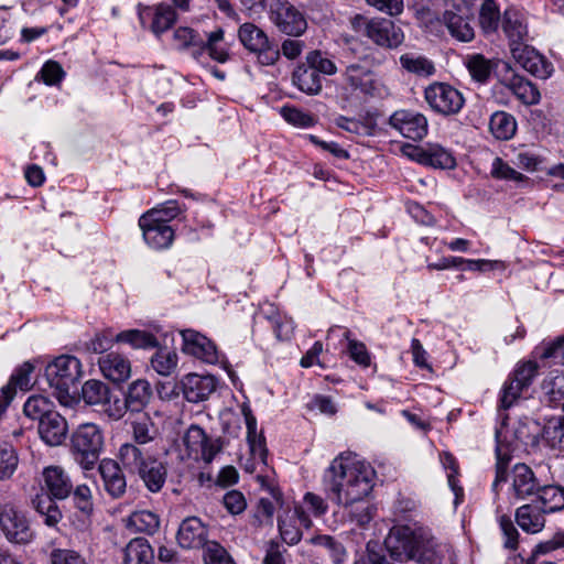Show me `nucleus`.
Masks as SVG:
<instances>
[{"label": "nucleus", "instance_id": "obj_31", "mask_svg": "<svg viewBox=\"0 0 564 564\" xmlns=\"http://www.w3.org/2000/svg\"><path fill=\"white\" fill-rule=\"evenodd\" d=\"M55 498L44 491L36 494L31 499L32 508L43 518V522L47 527H55L63 518L62 511Z\"/></svg>", "mask_w": 564, "mask_h": 564}, {"label": "nucleus", "instance_id": "obj_57", "mask_svg": "<svg viewBox=\"0 0 564 564\" xmlns=\"http://www.w3.org/2000/svg\"><path fill=\"white\" fill-rule=\"evenodd\" d=\"M205 564H235L228 552L217 542H209L204 550Z\"/></svg>", "mask_w": 564, "mask_h": 564}, {"label": "nucleus", "instance_id": "obj_32", "mask_svg": "<svg viewBox=\"0 0 564 564\" xmlns=\"http://www.w3.org/2000/svg\"><path fill=\"white\" fill-rule=\"evenodd\" d=\"M154 552L144 538H134L123 549L122 564H152Z\"/></svg>", "mask_w": 564, "mask_h": 564}, {"label": "nucleus", "instance_id": "obj_51", "mask_svg": "<svg viewBox=\"0 0 564 564\" xmlns=\"http://www.w3.org/2000/svg\"><path fill=\"white\" fill-rule=\"evenodd\" d=\"M18 466V456L7 442H0V479L10 478Z\"/></svg>", "mask_w": 564, "mask_h": 564}, {"label": "nucleus", "instance_id": "obj_56", "mask_svg": "<svg viewBox=\"0 0 564 564\" xmlns=\"http://www.w3.org/2000/svg\"><path fill=\"white\" fill-rule=\"evenodd\" d=\"M305 61L317 70L318 75L321 73L324 75H334L337 72L335 63L325 57L321 51L308 52L305 56Z\"/></svg>", "mask_w": 564, "mask_h": 564}, {"label": "nucleus", "instance_id": "obj_54", "mask_svg": "<svg viewBox=\"0 0 564 564\" xmlns=\"http://www.w3.org/2000/svg\"><path fill=\"white\" fill-rule=\"evenodd\" d=\"M113 343H116L115 336L110 330H104L96 333L88 341L85 343V349L93 354H104L108 351Z\"/></svg>", "mask_w": 564, "mask_h": 564}, {"label": "nucleus", "instance_id": "obj_17", "mask_svg": "<svg viewBox=\"0 0 564 564\" xmlns=\"http://www.w3.org/2000/svg\"><path fill=\"white\" fill-rule=\"evenodd\" d=\"M183 345L182 350L204 362L217 364L219 354L216 345L205 335L194 329H183L180 332Z\"/></svg>", "mask_w": 564, "mask_h": 564}, {"label": "nucleus", "instance_id": "obj_23", "mask_svg": "<svg viewBox=\"0 0 564 564\" xmlns=\"http://www.w3.org/2000/svg\"><path fill=\"white\" fill-rule=\"evenodd\" d=\"M216 389V379L213 376L188 373L182 380L184 398L192 403L206 400Z\"/></svg>", "mask_w": 564, "mask_h": 564}, {"label": "nucleus", "instance_id": "obj_20", "mask_svg": "<svg viewBox=\"0 0 564 564\" xmlns=\"http://www.w3.org/2000/svg\"><path fill=\"white\" fill-rule=\"evenodd\" d=\"M121 466V463L111 458L100 460L98 466L104 488L115 499L121 498L127 491V479Z\"/></svg>", "mask_w": 564, "mask_h": 564}, {"label": "nucleus", "instance_id": "obj_41", "mask_svg": "<svg viewBox=\"0 0 564 564\" xmlns=\"http://www.w3.org/2000/svg\"><path fill=\"white\" fill-rule=\"evenodd\" d=\"M132 437L134 445L141 447L142 445L153 442L158 435L159 430L152 422L151 417L147 414L138 416L131 424Z\"/></svg>", "mask_w": 564, "mask_h": 564}, {"label": "nucleus", "instance_id": "obj_33", "mask_svg": "<svg viewBox=\"0 0 564 564\" xmlns=\"http://www.w3.org/2000/svg\"><path fill=\"white\" fill-rule=\"evenodd\" d=\"M505 86L524 105H536L540 101L539 89L520 75L513 74L505 80Z\"/></svg>", "mask_w": 564, "mask_h": 564}, {"label": "nucleus", "instance_id": "obj_58", "mask_svg": "<svg viewBox=\"0 0 564 564\" xmlns=\"http://www.w3.org/2000/svg\"><path fill=\"white\" fill-rule=\"evenodd\" d=\"M498 522H499L500 530L505 536L503 545L507 549L516 550L518 546L519 532H518L517 528L514 527L511 518L506 514H500L498 517Z\"/></svg>", "mask_w": 564, "mask_h": 564}, {"label": "nucleus", "instance_id": "obj_6", "mask_svg": "<svg viewBox=\"0 0 564 564\" xmlns=\"http://www.w3.org/2000/svg\"><path fill=\"white\" fill-rule=\"evenodd\" d=\"M350 24L356 33L368 37L376 45L383 48H397L404 41L402 29L389 19H368L361 14H356L350 19Z\"/></svg>", "mask_w": 564, "mask_h": 564}, {"label": "nucleus", "instance_id": "obj_25", "mask_svg": "<svg viewBox=\"0 0 564 564\" xmlns=\"http://www.w3.org/2000/svg\"><path fill=\"white\" fill-rule=\"evenodd\" d=\"M177 542L183 549H198L206 546L207 529L200 519L189 517L181 523L177 535Z\"/></svg>", "mask_w": 564, "mask_h": 564}, {"label": "nucleus", "instance_id": "obj_7", "mask_svg": "<svg viewBox=\"0 0 564 564\" xmlns=\"http://www.w3.org/2000/svg\"><path fill=\"white\" fill-rule=\"evenodd\" d=\"M82 362L70 355H62L50 362L45 368V377L61 403H67L69 389L75 387L82 378Z\"/></svg>", "mask_w": 564, "mask_h": 564}, {"label": "nucleus", "instance_id": "obj_43", "mask_svg": "<svg viewBox=\"0 0 564 564\" xmlns=\"http://www.w3.org/2000/svg\"><path fill=\"white\" fill-rule=\"evenodd\" d=\"M489 128L497 139L508 140L513 137L517 124L511 115L505 111H497L490 118Z\"/></svg>", "mask_w": 564, "mask_h": 564}, {"label": "nucleus", "instance_id": "obj_36", "mask_svg": "<svg viewBox=\"0 0 564 564\" xmlns=\"http://www.w3.org/2000/svg\"><path fill=\"white\" fill-rule=\"evenodd\" d=\"M160 522V517L149 510L134 511L124 520L127 529L150 535L159 530Z\"/></svg>", "mask_w": 564, "mask_h": 564}, {"label": "nucleus", "instance_id": "obj_18", "mask_svg": "<svg viewBox=\"0 0 564 564\" xmlns=\"http://www.w3.org/2000/svg\"><path fill=\"white\" fill-rule=\"evenodd\" d=\"M139 19L143 28L149 29L160 35L166 32L176 21V13L172 6L159 3L155 6H139Z\"/></svg>", "mask_w": 564, "mask_h": 564}, {"label": "nucleus", "instance_id": "obj_15", "mask_svg": "<svg viewBox=\"0 0 564 564\" xmlns=\"http://www.w3.org/2000/svg\"><path fill=\"white\" fill-rule=\"evenodd\" d=\"M389 126L404 138L421 140L427 133V119L413 110H397L389 118Z\"/></svg>", "mask_w": 564, "mask_h": 564}, {"label": "nucleus", "instance_id": "obj_11", "mask_svg": "<svg viewBox=\"0 0 564 564\" xmlns=\"http://www.w3.org/2000/svg\"><path fill=\"white\" fill-rule=\"evenodd\" d=\"M269 19L281 33L289 36L299 37L307 29L304 13L288 0H274L270 6Z\"/></svg>", "mask_w": 564, "mask_h": 564}, {"label": "nucleus", "instance_id": "obj_26", "mask_svg": "<svg viewBox=\"0 0 564 564\" xmlns=\"http://www.w3.org/2000/svg\"><path fill=\"white\" fill-rule=\"evenodd\" d=\"M514 519L522 531L529 534L541 532L546 522V513L532 500L516 510Z\"/></svg>", "mask_w": 564, "mask_h": 564}, {"label": "nucleus", "instance_id": "obj_37", "mask_svg": "<svg viewBox=\"0 0 564 564\" xmlns=\"http://www.w3.org/2000/svg\"><path fill=\"white\" fill-rule=\"evenodd\" d=\"M224 36L225 31L221 28H217L209 33H205L202 45V57L207 53L212 59L218 63H226L229 59V53L221 44Z\"/></svg>", "mask_w": 564, "mask_h": 564}, {"label": "nucleus", "instance_id": "obj_4", "mask_svg": "<svg viewBox=\"0 0 564 564\" xmlns=\"http://www.w3.org/2000/svg\"><path fill=\"white\" fill-rule=\"evenodd\" d=\"M118 459L126 470L140 477L149 491L159 492L163 488L167 469L144 448L124 443L119 448Z\"/></svg>", "mask_w": 564, "mask_h": 564}, {"label": "nucleus", "instance_id": "obj_5", "mask_svg": "<svg viewBox=\"0 0 564 564\" xmlns=\"http://www.w3.org/2000/svg\"><path fill=\"white\" fill-rule=\"evenodd\" d=\"M104 445V432L95 423L80 424L70 435V454L84 470H91L96 466Z\"/></svg>", "mask_w": 564, "mask_h": 564}, {"label": "nucleus", "instance_id": "obj_13", "mask_svg": "<svg viewBox=\"0 0 564 564\" xmlns=\"http://www.w3.org/2000/svg\"><path fill=\"white\" fill-rule=\"evenodd\" d=\"M183 444L188 457L195 460H203L206 464L212 463L215 456L220 452L218 440H212L206 432L196 424H192L183 436Z\"/></svg>", "mask_w": 564, "mask_h": 564}, {"label": "nucleus", "instance_id": "obj_44", "mask_svg": "<svg viewBox=\"0 0 564 564\" xmlns=\"http://www.w3.org/2000/svg\"><path fill=\"white\" fill-rule=\"evenodd\" d=\"M501 19L500 8L495 0H484L479 9V25L485 33L497 31Z\"/></svg>", "mask_w": 564, "mask_h": 564}, {"label": "nucleus", "instance_id": "obj_46", "mask_svg": "<svg viewBox=\"0 0 564 564\" xmlns=\"http://www.w3.org/2000/svg\"><path fill=\"white\" fill-rule=\"evenodd\" d=\"M178 356L173 350L160 349L151 358V367L163 377L171 376L177 368Z\"/></svg>", "mask_w": 564, "mask_h": 564}, {"label": "nucleus", "instance_id": "obj_47", "mask_svg": "<svg viewBox=\"0 0 564 564\" xmlns=\"http://www.w3.org/2000/svg\"><path fill=\"white\" fill-rule=\"evenodd\" d=\"M465 65L471 78L478 83H486L490 77L492 63L481 54L468 55L465 59Z\"/></svg>", "mask_w": 564, "mask_h": 564}, {"label": "nucleus", "instance_id": "obj_2", "mask_svg": "<svg viewBox=\"0 0 564 564\" xmlns=\"http://www.w3.org/2000/svg\"><path fill=\"white\" fill-rule=\"evenodd\" d=\"M391 557L403 562L413 560L420 564H443L448 547L438 543L427 528L408 525L394 528L384 541Z\"/></svg>", "mask_w": 564, "mask_h": 564}, {"label": "nucleus", "instance_id": "obj_52", "mask_svg": "<svg viewBox=\"0 0 564 564\" xmlns=\"http://www.w3.org/2000/svg\"><path fill=\"white\" fill-rule=\"evenodd\" d=\"M344 338L348 341L347 351L349 357L361 367L370 366V355L366 348V345L361 341L350 338V332L344 333Z\"/></svg>", "mask_w": 564, "mask_h": 564}, {"label": "nucleus", "instance_id": "obj_19", "mask_svg": "<svg viewBox=\"0 0 564 564\" xmlns=\"http://www.w3.org/2000/svg\"><path fill=\"white\" fill-rule=\"evenodd\" d=\"M511 55L523 69L538 78L546 79L553 73L552 64L530 45L513 48Z\"/></svg>", "mask_w": 564, "mask_h": 564}, {"label": "nucleus", "instance_id": "obj_60", "mask_svg": "<svg viewBox=\"0 0 564 564\" xmlns=\"http://www.w3.org/2000/svg\"><path fill=\"white\" fill-rule=\"evenodd\" d=\"M181 209L176 200H167L148 213H155L156 216H152L153 218H158L159 224H169L173 220L178 214Z\"/></svg>", "mask_w": 564, "mask_h": 564}, {"label": "nucleus", "instance_id": "obj_50", "mask_svg": "<svg viewBox=\"0 0 564 564\" xmlns=\"http://www.w3.org/2000/svg\"><path fill=\"white\" fill-rule=\"evenodd\" d=\"M278 525L281 538L285 543L294 545L301 541V529L290 514V511L285 512L284 516L279 517Z\"/></svg>", "mask_w": 564, "mask_h": 564}, {"label": "nucleus", "instance_id": "obj_62", "mask_svg": "<svg viewBox=\"0 0 564 564\" xmlns=\"http://www.w3.org/2000/svg\"><path fill=\"white\" fill-rule=\"evenodd\" d=\"M354 564H390L382 554V549L376 542H368L366 553L359 556Z\"/></svg>", "mask_w": 564, "mask_h": 564}, {"label": "nucleus", "instance_id": "obj_16", "mask_svg": "<svg viewBox=\"0 0 564 564\" xmlns=\"http://www.w3.org/2000/svg\"><path fill=\"white\" fill-rule=\"evenodd\" d=\"M155 213H144L139 219L144 241L155 250L169 248L174 240V229L170 224H159Z\"/></svg>", "mask_w": 564, "mask_h": 564}, {"label": "nucleus", "instance_id": "obj_42", "mask_svg": "<svg viewBox=\"0 0 564 564\" xmlns=\"http://www.w3.org/2000/svg\"><path fill=\"white\" fill-rule=\"evenodd\" d=\"M544 401L553 408L564 411V375H554L545 379L542 384Z\"/></svg>", "mask_w": 564, "mask_h": 564}, {"label": "nucleus", "instance_id": "obj_35", "mask_svg": "<svg viewBox=\"0 0 564 564\" xmlns=\"http://www.w3.org/2000/svg\"><path fill=\"white\" fill-rule=\"evenodd\" d=\"M203 37L199 32L187 28H177L173 33V40L177 50H188L196 61L202 58Z\"/></svg>", "mask_w": 564, "mask_h": 564}, {"label": "nucleus", "instance_id": "obj_22", "mask_svg": "<svg viewBox=\"0 0 564 564\" xmlns=\"http://www.w3.org/2000/svg\"><path fill=\"white\" fill-rule=\"evenodd\" d=\"M45 494L57 500H64L73 491V482L68 474L59 466L45 467L43 473Z\"/></svg>", "mask_w": 564, "mask_h": 564}, {"label": "nucleus", "instance_id": "obj_3", "mask_svg": "<svg viewBox=\"0 0 564 564\" xmlns=\"http://www.w3.org/2000/svg\"><path fill=\"white\" fill-rule=\"evenodd\" d=\"M507 432L499 430L496 432L497 438V447H496V477L491 485L492 491L498 495V487L501 482H510L509 486V498L510 502L513 503L518 500H523L529 496H532L536 492L539 488L538 479L533 473V470L525 464H516L510 473L507 471V466L510 460V452L517 449L519 444H524V440L514 433L516 441L508 442L507 444L503 441H507Z\"/></svg>", "mask_w": 564, "mask_h": 564}, {"label": "nucleus", "instance_id": "obj_53", "mask_svg": "<svg viewBox=\"0 0 564 564\" xmlns=\"http://www.w3.org/2000/svg\"><path fill=\"white\" fill-rule=\"evenodd\" d=\"M72 492L75 508L85 516H90L94 511V499L90 488L86 485H79Z\"/></svg>", "mask_w": 564, "mask_h": 564}, {"label": "nucleus", "instance_id": "obj_61", "mask_svg": "<svg viewBox=\"0 0 564 564\" xmlns=\"http://www.w3.org/2000/svg\"><path fill=\"white\" fill-rule=\"evenodd\" d=\"M51 564H87L86 560L76 551L56 549L50 554Z\"/></svg>", "mask_w": 564, "mask_h": 564}, {"label": "nucleus", "instance_id": "obj_45", "mask_svg": "<svg viewBox=\"0 0 564 564\" xmlns=\"http://www.w3.org/2000/svg\"><path fill=\"white\" fill-rule=\"evenodd\" d=\"M547 445L557 451H564V415L550 417L543 429Z\"/></svg>", "mask_w": 564, "mask_h": 564}, {"label": "nucleus", "instance_id": "obj_34", "mask_svg": "<svg viewBox=\"0 0 564 564\" xmlns=\"http://www.w3.org/2000/svg\"><path fill=\"white\" fill-rule=\"evenodd\" d=\"M535 494L536 498L533 500L540 505L546 514L564 509V487L547 485L539 487Z\"/></svg>", "mask_w": 564, "mask_h": 564}, {"label": "nucleus", "instance_id": "obj_30", "mask_svg": "<svg viewBox=\"0 0 564 564\" xmlns=\"http://www.w3.org/2000/svg\"><path fill=\"white\" fill-rule=\"evenodd\" d=\"M293 84L307 95H317L322 90V78L306 61L300 64L292 75Z\"/></svg>", "mask_w": 564, "mask_h": 564}, {"label": "nucleus", "instance_id": "obj_38", "mask_svg": "<svg viewBox=\"0 0 564 564\" xmlns=\"http://www.w3.org/2000/svg\"><path fill=\"white\" fill-rule=\"evenodd\" d=\"M116 343H123L133 349H151L159 346L156 337L140 329H127L115 335Z\"/></svg>", "mask_w": 564, "mask_h": 564}, {"label": "nucleus", "instance_id": "obj_48", "mask_svg": "<svg viewBox=\"0 0 564 564\" xmlns=\"http://www.w3.org/2000/svg\"><path fill=\"white\" fill-rule=\"evenodd\" d=\"M400 63L409 73H413L419 76H430L435 72V67L430 59L414 53L401 55Z\"/></svg>", "mask_w": 564, "mask_h": 564}, {"label": "nucleus", "instance_id": "obj_40", "mask_svg": "<svg viewBox=\"0 0 564 564\" xmlns=\"http://www.w3.org/2000/svg\"><path fill=\"white\" fill-rule=\"evenodd\" d=\"M424 164L435 169H454L456 165L453 154L436 143H427L424 145Z\"/></svg>", "mask_w": 564, "mask_h": 564}, {"label": "nucleus", "instance_id": "obj_12", "mask_svg": "<svg viewBox=\"0 0 564 564\" xmlns=\"http://www.w3.org/2000/svg\"><path fill=\"white\" fill-rule=\"evenodd\" d=\"M424 98L437 113L451 116L458 113L465 99L462 93L446 83H433L425 88Z\"/></svg>", "mask_w": 564, "mask_h": 564}, {"label": "nucleus", "instance_id": "obj_27", "mask_svg": "<svg viewBox=\"0 0 564 564\" xmlns=\"http://www.w3.org/2000/svg\"><path fill=\"white\" fill-rule=\"evenodd\" d=\"M67 432L68 425L66 420L56 411H53L39 422V434L50 446L61 445L66 438Z\"/></svg>", "mask_w": 564, "mask_h": 564}, {"label": "nucleus", "instance_id": "obj_29", "mask_svg": "<svg viewBox=\"0 0 564 564\" xmlns=\"http://www.w3.org/2000/svg\"><path fill=\"white\" fill-rule=\"evenodd\" d=\"M152 388L149 381L137 379L131 382L124 394L122 416L130 410L132 412L141 411L152 398Z\"/></svg>", "mask_w": 564, "mask_h": 564}, {"label": "nucleus", "instance_id": "obj_49", "mask_svg": "<svg viewBox=\"0 0 564 564\" xmlns=\"http://www.w3.org/2000/svg\"><path fill=\"white\" fill-rule=\"evenodd\" d=\"M23 412L31 420H37L40 422L44 416L53 412L52 403L46 397L32 395L25 401Z\"/></svg>", "mask_w": 564, "mask_h": 564}, {"label": "nucleus", "instance_id": "obj_63", "mask_svg": "<svg viewBox=\"0 0 564 564\" xmlns=\"http://www.w3.org/2000/svg\"><path fill=\"white\" fill-rule=\"evenodd\" d=\"M525 389L519 383L510 380L506 382L500 397V406L505 410L509 409L520 398L521 392Z\"/></svg>", "mask_w": 564, "mask_h": 564}, {"label": "nucleus", "instance_id": "obj_59", "mask_svg": "<svg viewBox=\"0 0 564 564\" xmlns=\"http://www.w3.org/2000/svg\"><path fill=\"white\" fill-rule=\"evenodd\" d=\"M538 371V365L533 361H527L518 365L513 372L512 381L519 383L520 386L528 388L533 378L535 377Z\"/></svg>", "mask_w": 564, "mask_h": 564}, {"label": "nucleus", "instance_id": "obj_14", "mask_svg": "<svg viewBox=\"0 0 564 564\" xmlns=\"http://www.w3.org/2000/svg\"><path fill=\"white\" fill-rule=\"evenodd\" d=\"M344 78L354 90L365 96H378L381 93V84L375 72L367 65L366 59L347 65Z\"/></svg>", "mask_w": 564, "mask_h": 564}, {"label": "nucleus", "instance_id": "obj_24", "mask_svg": "<svg viewBox=\"0 0 564 564\" xmlns=\"http://www.w3.org/2000/svg\"><path fill=\"white\" fill-rule=\"evenodd\" d=\"M98 366L104 377L115 383L126 382L131 377L130 360L118 352L99 357Z\"/></svg>", "mask_w": 564, "mask_h": 564}, {"label": "nucleus", "instance_id": "obj_64", "mask_svg": "<svg viewBox=\"0 0 564 564\" xmlns=\"http://www.w3.org/2000/svg\"><path fill=\"white\" fill-rule=\"evenodd\" d=\"M225 508L231 514H239L245 511L247 507L243 495L238 490L228 491L223 499Z\"/></svg>", "mask_w": 564, "mask_h": 564}, {"label": "nucleus", "instance_id": "obj_39", "mask_svg": "<svg viewBox=\"0 0 564 564\" xmlns=\"http://www.w3.org/2000/svg\"><path fill=\"white\" fill-rule=\"evenodd\" d=\"M241 44L250 52L260 51L270 42L263 30L253 23H243L238 30Z\"/></svg>", "mask_w": 564, "mask_h": 564}, {"label": "nucleus", "instance_id": "obj_21", "mask_svg": "<svg viewBox=\"0 0 564 564\" xmlns=\"http://www.w3.org/2000/svg\"><path fill=\"white\" fill-rule=\"evenodd\" d=\"M502 30L509 40L510 52L513 48L524 47L529 39V31L522 13L516 10H506L502 19Z\"/></svg>", "mask_w": 564, "mask_h": 564}, {"label": "nucleus", "instance_id": "obj_8", "mask_svg": "<svg viewBox=\"0 0 564 564\" xmlns=\"http://www.w3.org/2000/svg\"><path fill=\"white\" fill-rule=\"evenodd\" d=\"M0 536L14 545H28L36 536L25 511L12 502L0 503Z\"/></svg>", "mask_w": 564, "mask_h": 564}, {"label": "nucleus", "instance_id": "obj_55", "mask_svg": "<svg viewBox=\"0 0 564 564\" xmlns=\"http://www.w3.org/2000/svg\"><path fill=\"white\" fill-rule=\"evenodd\" d=\"M280 113L285 121L295 127L307 128L314 124V118L311 115L295 107L284 106L281 108Z\"/></svg>", "mask_w": 564, "mask_h": 564}, {"label": "nucleus", "instance_id": "obj_1", "mask_svg": "<svg viewBox=\"0 0 564 564\" xmlns=\"http://www.w3.org/2000/svg\"><path fill=\"white\" fill-rule=\"evenodd\" d=\"M376 470L352 452L337 455L324 470L322 485L326 498L344 507L351 523L365 528L375 517L376 507L369 501Z\"/></svg>", "mask_w": 564, "mask_h": 564}, {"label": "nucleus", "instance_id": "obj_10", "mask_svg": "<svg viewBox=\"0 0 564 564\" xmlns=\"http://www.w3.org/2000/svg\"><path fill=\"white\" fill-rule=\"evenodd\" d=\"M473 11L467 0H444L442 22L449 34L459 42H470L475 37L470 24Z\"/></svg>", "mask_w": 564, "mask_h": 564}, {"label": "nucleus", "instance_id": "obj_28", "mask_svg": "<svg viewBox=\"0 0 564 564\" xmlns=\"http://www.w3.org/2000/svg\"><path fill=\"white\" fill-rule=\"evenodd\" d=\"M34 367L30 362H24L11 376L7 386L0 390V415L6 411L12 399L14 398L15 390H28L31 388V373Z\"/></svg>", "mask_w": 564, "mask_h": 564}, {"label": "nucleus", "instance_id": "obj_9", "mask_svg": "<svg viewBox=\"0 0 564 564\" xmlns=\"http://www.w3.org/2000/svg\"><path fill=\"white\" fill-rule=\"evenodd\" d=\"M82 399L87 405L96 406L113 421L122 417V400L111 392L107 383L100 380H87L82 387Z\"/></svg>", "mask_w": 564, "mask_h": 564}]
</instances>
